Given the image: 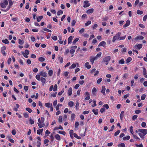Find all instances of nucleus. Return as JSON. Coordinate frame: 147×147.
<instances>
[{
    "mask_svg": "<svg viewBox=\"0 0 147 147\" xmlns=\"http://www.w3.org/2000/svg\"><path fill=\"white\" fill-rule=\"evenodd\" d=\"M18 42H19V43L20 44V45H22L23 43H24V41L20 39H19V40H18Z\"/></svg>",
    "mask_w": 147,
    "mask_h": 147,
    "instance_id": "51",
    "label": "nucleus"
},
{
    "mask_svg": "<svg viewBox=\"0 0 147 147\" xmlns=\"http://www.w3.org/2000/svg\"><path fill=\"white\" fill-rule=\"evenodd\" d=\"M121 34V33L120 32H118L116 35L113 36L112 39V42H114L117 40H119L120 36Z\"/></svg>",
    "mask_w": 147,
    "mask_h": 147,
    "instance_id": "2",
    "label": "nucleus"
},
{
    "mask_svg": "<svg viewBox=\"0 0 147 147\" xmlns=\"http://www.w3.org/2000/svg\"><path fill=\"white\" fill-rule=\"evenodd\" d=\"M8 4V1L7 0H4L1 2L0 5L2 8H5L6 7Z\"/></svg>",
    "mask_w": 147,
    "mask_h": 147,
    "instance_id": "3",
    "label": "nucleus"
},
{
    "mask_svg": "<svg viewBox=\"0 0 147 147\" xmlns=\"http://www.w3.org/2000/svg\"><path fill=\"white\" fill-rule=\"evenodd\" d=\"M143 75L145 76L146 74V70L144 67H143Z\"/></svg>",
    "mask_w": 147,
    "mask_h": 147,
    "instance_id": "43",
    "label": "nucleus"
},
{
    "mask_svg": "<svg viewBox=\"0 0 147 147\" xmlns=\"http://www.w3.org/2000/svg\"><path fill=\"white\" fill-rule=\"evenodd\" d=\"M69 73L67 71L65 72L63 74V76L65 77H67Z\"/></svg>",
    "mask_w": 147,
    "mask_h": 147,
    "instance_id": "40",
    "label": "nucleus"
},
{
    "mask_svg": "<svg viewBox=\"0 0 147 147\" xmlns=\"http://www.w3.org/2000/svg\"><path fill=\"white\" fill-rule=\"evenodd\" d=\"M130 24V21L128 20L126 22V24L123 26V27H126L128 26Z\"/></svg>",
    "mask_w": 147,
    "mask_h": 147,
    "instance_id": "22",
    "label": "nucleus"
},
{
    "mask_svg": "<svg viewBox=\"0 0 147 147\" xmlns=\"http://www.w3.org/2000/svg\"><path fill=\"white\" fill-rule=\"evenodd\" d=\"M55 137L57 140H61L60 136L58 134L55 135Z\"/></svg>",
    "mask_w": 147,
    "mask_h": 147,
    "instance_id": "25",
    "label": "nucleus"
},
{
    "mask_svg": "<svg viewBox=\"0 0 147 147\" xmlns=\"http://www.w3.org/2000/svg\"><path fill=\"white\" fill-rule=\"evenodd\" d=\"M57 89V84H55L53 88V91H56Z\"/></svg>",
    "mask_w": 147,
    "mask_h": 147,
    "instance_id": "50",
    "label": "nucleus"
},
{
    "mask_svg": "<svg viewBox=\"0 0 147 147\" xmlns=\"http://www.w3.org/2000/svg\"><path fill=\"white\" fill-rule=\"evenodd\" d=\"M139 133L138 135L141 138H143L144 136L147 134V129H139Z\"/></svg>",
    "mask_w": 147,
    "mask_h": 147,
    "instance_id": "1",
    "label": "nucleus"
},
{
    "mask_svg": "<svg viewBox=\"0 0 147 147\" xmlns=\"http://www.w3.org/2000/svg\"><path fill=\"white\" fill-rule=\"evenodd\" d=\"M39 74L40 76L46 78L47 76V74L46 72H44L43 71H41L39 73Z\"/></svg>",
    "mask_w": 147,
    "mask_h": 147,
    "instance_id": "8",
    "label": "nucleus"
},
{
    "mask_svg": "<svg viewBox=\"0 0 147 147\" xmlns=\"http://www.w3.org/2000/svg\"><path fill=\"white\" fill-rule=\"evenodd\" d=\"M106 90L105 86H102L101 87V92L104 95H105V92Z\"/></svg>",
    "mask_w": 147,
    "mask_h": 147,
    "instance_id": "13",
    "label": "nucleus"
},
{
    "mask_svg": "<svg viewBox=\"0 0 147 147\" xmlns=\"http://www.w3.org/2000/svg\"><path fill=\"white\" fill-rule=\"evenodd\" d=\"M96 57H94L93 56H90L89 58V60L91 64L92 65L93 64L94 61L95 60H97Z\"/></svg>",
    "mask_w": 147,
    "mask_h": 147,
    "instance_id": "5",
    "label": "nucleus"
},
{
    "mask_svg": "<svg viewBox=\"0 0 147 147\" xmlns=\"http://www.w3.org/2000/svg\"><path fill=\"white\" fill-rule=\"evenodd\" d=\"M97 90L95 87H94L92 89V94L96 96V94Z\"/></svg>",
    "mask_w": 147,
    "mask_h": 147,
    "instance_id": "16",
    "label": "nucleus"
},
{
    "mask_svg": "<svg viewBox=\"0 0 147 147\" xmlns=\"http://www.w3.org/2000/svg\"><path fill=\"white\" fill-rule=\"evenodd\" d=\"M124 111H122L121 112L120 115V117L121 119H122L123 118L124 116Z\"/></svg>",
    "mask_w": 147,
    "mask_h": 147,
    "instance_id": "34",
    "label": "nucleus"
},
{
    "mask_svg": "<svg viewBox=\"0 0 147 147\" xmlns=\"http://www.w3.org/2000/svg\"><path fill=\"white\" fill-rule=\"evenodd\" d=\"M62 106V105L61 104H58L57 106H56L55 108L56 110L57 111H58L59 110V107H61Z\"/></svg>",
    "mask_w": 147,
    "mask_h": 147,
    "instance_id": "36",
    "label": "nucleus"
},
{
    "mask_svg": "<svg viewBox=\"0 0 147 147\" xmlns=\"http://www.w3.org/2000/svg\"><path fill=\"white\" fill-rule=\"evenodd\" d=\"M43 18V17L42 16H40L36 18L37 21L38 22H40L41 20Z\"/></svg>",
    "mask_w": 147,
    "mask_h": 147,
    "instance_id": "24",
    "label": "nucleus"
},
{
    "mask_svg": "<svg viewBox=\"0 0 147 147\" xmlns=\"http://www.w3.org/2000/svg\"><path fill=\"white\" fill-rule=\"evenodd\" d=\"M8 1L9 2V5H8V7L7 8V9L5 11H4L3 9L1 10H3L5 11H8L10 8L11 7L12 5L13 4V2L11 0H8Z\"/></svg>",
    "mask_w": 147,
    "mask_h": 147,
    "instance_id": "9",
    "label": "nucleus"
},
{
    "mask_svg": "<svg viewBox=\"0 0 147 147\" xmlns=\"http://www.w3.org/2000/svg\"><path fill=\"white\" fill-rule=\"evenodd\" d=\"M146 97V95L145 94H143L142 95L141 97V99L142 100H143L145 99Z\"/></svg>",
    "mask_w": 147,
    "mask_h": 147,
    "instance_id": "52",
    "label": "nucleus"
},
{
    "mask_svg": "<svg viewBox=\"0 0 147 147\" xmlns=\"http://www.w3.org/2000/svg\"><path fill=\"white\" fill-rule=\"evenodd\" d=\"M73 135L74 137L78 139H80L81 138V137L78 136V135L76 133H74Z\"/></svg>",
    "mask_w": 147,
    "mask_h": 147,
    "instance_id": "31",
    "label": "nucleus"
},
{
    "mask_svg": "<svg viewBox=\"0 0 147 147\" xmlns=\"http://www.w3.org/2000/svg\"><path fill=\"white\" fill-rule=\"evenodd\" d=\"M40 74L37 75L35 77L38 80L40 81Z\"/></svg>",
    "mask_w": 147,
    "mask_h": 147,
    "instance_id": "39",
    "label": "nucleus"
},
{
    "mask_svg": "<svg viewBox=\"0 0 147 147\" xmlns=\"http://www.w3.org/2000/svg\"><path fill=\"white\" fill-rule=\"evenodd\" d=\"M84 65L88 69H89L91 67V65L89 64L88 62H87L85 63Z\"/></svg>",
    "mask_w": 147,
    "mask_h": 147,
    "instance_id": "18",
    "label": "nucleus"
},
{
    "mask_svg": "<svg viewBox=\"0 0 147 147\" xmlns=\"http://www.w3.org/2000/svg\"><path fill=\"white\" fill-rule=\"evenodd\" d=\"M94 11V9L93 8H91L88 10L86 12L88 14H90L92 13Z\"/></svg>",
    "mask_w": 147,
    "mask_h": 147,
    "instance_id": "15",
    "label": "nucleus"
},
{
    "mask_svg": "<svg viewBox=\"0 0 147 147\" xmlns=\"http://www.w3.org/2000/svg\"><path fill=\"white\" fill-rule=\"evenodd\" d=\"M63 13V12L62 10H59L57 13V14L58 16H59L60 15L62 14Z\"/></svg>",
    "mask_w": 147,
    "mask_h": 147,
    "instance_id": "48",
    "label": "nucleus"
},
{
    "mask_svg": "<svg viewBox=\"0 0 147 147\" xmlns=\"http://www.w3.org/2000/svg\"><path fill=\"white\" fill-rule=\"evenodd\" d=\"M137 13L138 14L141 15L143 14V11L140 10H138L137 11Z\"/></svg>",
    "mask_w": 147,
    "mask_h": 147,
    "instance_id": "35",
    "label": "nucleus"
},
{
    "mask_svg": "<svg viewBox=\"0 0 147 147\" xmlns=\"http://www.w3.org/2000/svg\"><path fill=\"white\" fill-rule=\"evenodd\" d=\"M11 61V59L9 57L8 58L7 61V63L8 65H9Z\"/></svg>",
    "mask_w": 147,
    "mask_h": 147,
    "instance_id": "56",
    "label": "nucleus"
},
{
    "mask_svg": "<svg viewBox=\"0 0 147 147\" xmlns=\"http://www.w3.org/2000/svg\"><path fill=\"white\" fill-rule=\"evenodd\" d=\"M98 26V25L96 24H94L92 26V28H93V29H94L96 28Z\"/></svg>",
    "mask_w": 147,
    "mask_h": 147,
    "instance_id": "58",
    "label": "nucleus"
},
{
    "mask_svg": "<svg viewBox=\"0 0 147 147\" xmlns=\"http://www.w3.org/2000/svg\"><path fill=\"white\" fill-rule=\"evenodd\" d=\"M129 131L130 132L133 134L134 133V131L133 130V127L132 126L130 127L129 129Z\"/></svg>",
    "mask_w": 147,
    "mask_h": 147,
    "instance_id": "46",
    "label": "nucleus"
},
{
    "mask_svg": "<svg viewBox=\"0 0 147 147\" xmlns=\"http://www.w3.org/2000/svg\"><path fill=\"white\" fill-rule=\"evenodd\" d=\"M128 74L127 73H125L124 74L123 76V78L126 79L128 76Z\"/></svg>",
    "mask_w": 147,
    "mask_h": 147,
    "instance_id": "53",
    "label": "nucleus"
},
{
    "mask_svg": "<svg viewBox=\"0 0 147 147\" xmlns=\"http://www.w3.org/2000/svg\"><path fill=\"white\" fill-rule=\"evenodd\" d=\"M72 88L70 87L69 88L68 91V94L69 96H70L72 94Z\"/></svg>",
    "mask_w": 147,
    "mask_h": 147,
    "instance_id": "19",
    "label": "nucleus"
},
{
    "mask_svg": "<svg viewBox=\"0 0 147 147\" xmlns=\"http://www.w3.org/2000/svg\"><path fill=\"white\" fill-rule=\"evenodd\" d=\"M138 117V116L136 115H134L132 117V119L134 120H135L136 119H137V117Z\"/></svg>",
    "mask_w": 147,
    "mask_h": 147,
    "instance_id": "63",
    "label": "nucleus"
},
{
    "mask_svg": "<svg viewBox=\"0 0 147 147\" xmlns=\"http://www.w3.org/2000/svg\"><path fill=\"white\" fill-rule=\"evenodd\" d=\"M38 126L40 128H41L45 125V124L44 123H38Z\"/></svg>",
    "mask_w": 147,
    "mask_h": 147,
    "instance_id": "32",
    "label": "nucleus"
},
{
    "mask_svg": "<svg viewBox=\"0 0 147 147\" xmlns=\"http://www.w3.org/2000/svg\"><path fill=\"white\" fill-rule=\"evenodd\" d=\"M92 111L94 113L95 115H97L98 114V112L97 109H93L92 110Z\"/></svg>",
    "mask_w": 147,
    "mask_h": 147,
    "instance_id": "26",
    "label": "nucleus"
},
{
    "mask_svg": "<svg viewBox=\"0 0 147 147\" xmlns=\"http://www.w3.org/2000/svg\"><path fill=\"white\" fill-rule=\"evenodd\" d=\"M84 95L86 97L85 98V99L86 100H88L90 99V94L88 92H86L84 93Z\"/></svg>",
    "mask_w": 147,
    "mask_h": 147,
    "instance_id": "6",
    "label": "nucleus"
},
{
    "mask_svg": "<svg viewBox=\"0 0 147 147\" xmlns=\"http://www.w3.org/2000/svg\"><path fill=\"white\" fill-rule=\"evenodd\" d=\"M132 60V58L131 57L128 58L126 59L127 63H128L130 62Z\"/></svg>",
    "mask_w": 147,
    "mask_h": 147,
    "instance_id": "41",
    "label": "nucleus"
},
{
    "mask_svg": "<svg viewBox=\"0 0 147 147\" xmlns=\"http://www.w3.org/2000/svg\"><path fill=\"white\" fill-rule=\"evenodd\" d=\"M119 63L121 64H123L124 63V60L123 59H121L119 61Z\"/></svg>",
    "mask_w": 147,
    "mask_h": 147,
    "instance_id": "38",
    "label": "nucleus"
},
{
    "mask_svg": "<svg viewBox=\"0 0 147 147\" xmlns=\"http://www.w3.org/2000/svg\"><path fill=\"white\" fill-rule=\"evenodd\" d=\"M59 40H58L59 43L60 44H62L63 43V41L62 40V36H59Z\"/></svg>",
    "mask_w": 147,
    "mask_h": 147,
    "instance_id": "21",
    "label": "nucleus"
},
{
    "mask_svg": "<svg viewBox=\"0 0 147 147\" xmlns=\"http://www.w3.org/2000/svg\"><path fill=\"white\" fill-rule=\"evenodd\" d=\"M96 100H94L93 101V103H94L93 105H92V107H94L96 106Z\"/></svg>",
    "mask_w": 147,
    "mask_h": 147,
    "instance_id": "57",
    "label": "nucleus"
},
{
    "mask_svg": "<svg viewBox=\"0 0 147 147\" xmlns=\"http://www.w3.org/2000/svg\"><path fill=\"white\" fill-rule=\"evenodd\" d=\"M62 117L61 116H60L59 117L58 119V121L60 123H62Z\"/></svg>",
    "mask_w": 147,
    "mask_h": 147,
    "instance_id": "42",
    "label": "nucleus"
},
{
    "mask_svg": "<svg viewBox=\"0 0 147 147\" xmlns=\"http://www.w3.org/2000/svg\"><path fill=\"white\" fill-rule=\"evenodd\" d=\"M2 41L5 44H8L9 43V42L8 40L6 39L5 40H3Z\"/></svg>",
    "mask_w": 147,
    "mask_h": 147,
    "instance_id": "30",
    "label": "nucleus"
},
{
    "mask_svg": "<svg viewBox=\"0 0 147 147\" xmlns=\"http://www.w3.org/2000/svg\"><path fill=\"white\" fill-rule=\"evenodd\" d=\"M120 132V131L119 130H118L117 131H116L115 133L114 134V135L115 136H117L119 133Z\"/></svg>",
    "mask_w": 147,
    "mask_h": 147,
    "instance_id": "61",
    "label": "nucleus"
},
{
    "mask_svg": "<svg viewBox=\"0 0 147 147\" xmlns=\"http://www.w3.org/2000/svg\"><path fill=\"white\" fill-rule=\"evenodd\" d=\"M37 146L38 147H39L41 145V143L39 141H37L36 142Z\"/></svg>",
    "mask_w": 147,
    "mask_h": 147,
    "instance_id": "59",
    "label": "nucleus"
},
{
    "mask_svg": "<svg viewBox=\"0 0 147 147\" xmlns=\"http://www.w3.org/2000/svg\"><path fill=\"white\" fill-rule=\"evenodd\" d=\"M142 47V44H139L138 45H136L134 46V47L135 49H137L140 50Z\"/></svg>",
    "mask_w": 147,
    "mask_h": 147,
    "instance_id": "10",
    "label": "nucleus"
},
{
    "mask_svg": "<svg viewBox=\"0 0 147 147\" xmlns=\"http://www.w3.org/2000/svg\"><path fill=\"white\" fill-rule=\"evenodd\" d=\"M130 138V136H127L126 137H124L123 138V140H129Z\"/></svg>",
    "mask_w": 147,
    "mask_h": 147,
    "instance_id": "45",
    "label": "nucleus"
},
{
    "mask_svg": "<svg viewBox=\"0 0 147 147\" xmlns=\"http://www.w3.org/2000/svg\"><path fill=\"white\" fill-rule=\"evenodd\" d=\"M106 45V42L104 41H102L98 45V47H101L102 46L103 47H105Z\"/></svg>",
    "mask_w": 147,
    "mask_h": 147,
    "instance_id": "11",
    "label": "nucleus"
},
{
    "mask_svg": "<svg viewBox=\"0 0 147 147\" xmlns=\"http://www.w3.org/2000/svg\"><path fill=\"white\" fill-rule=\"evenodd\" d=\"M48 73L49 76H51L53 75V71L52 70H50L49 71Z\"/></svg>",
    "mask_w": 147,
    "mask_h": 147,
    "instance_id": "27",
    "label": "nucleus"
},
{
    "mask_svg": "<svg viewBox=\"0 0 147 147\" xmlns=\"http://www.w3.org/2000/svg\"><path fill=\"white\" fill-rule=\"evenodd\" d=\"M91 23V21H88L85 24V25L86 26H88Z\"/></svg>",
    "mask_w": 147,
    "mask_h": 147,
    "instance_id": "47",
    "label": "nucleus"
},
{
    "mask_svg": "<svg viewBox=\"0 0 147 147\" xmlns=\"http://www.w3.org/2000/svg\"><path fill=\"white\" fill-rule=\"evenodd\" d=\"M79 40V38H76L72 42L73 45L75 44Z\"/></svg>",
    "mask_w": 147,
    "mask_h": 147,
    "instance_id": "44",
    "label": "nucleus"
},
{
    "mask_svg": "<svg viewBox=\"0 0 147 147\" xmlns=\"http://www.w3.org/2000/svg\"><path fill=\"white\" fill-rule=\"evenodd\" d=\"M79 125V123L78 122H76L75 123V127L76 128H78Z\"/></svg>",
    "mask_w": 147,
    "mask_h": 147,
    "instance_id": "60",
    "label": "nucleus"
},
{
    "mask_svg": "<svg viewBox=\"0 0 147 147\" xmlns=\"http://www.w3.org/2000/svg\"><path fill=\"white\" fill-rule=\"evenodd\" d=\"M118 147H125V144L124 143H122L118 145Z\"/></svg>",
    "mask_w": 147,
    "mask_h": 147,
    "instance_id": "37",
    "label": "nucleus"
},
{
    "mask_svg": "<svg viewBox=\"0 0 147 147\" xmlns=\"http://www.w3.org/2000/svg\"><path fill=\"white\" fill-rule=\"evenodd\" d=\"M45 106L47 107L50 108V107L52 106L53 105L50 102H48L45 103Z\"/></svg>",
    "mask_w": 147,
    "mask_h": 147,
    "instance_id": "20",
    "label": "nucleus"
},
{
    "mask_svg": "<svg viewBox=\"0 0 147 147\" xmlns=\"http://www.w3.org/2000/svg\"><path fill=\"white\" fill-rule=\"evenodd\" d=\"M75 50L74 49H71L70 51V53L71 54H73L75 52Z\"/></svg>",
    "mask_w": 147,
    "mask_h": 147,
    "instance_id": "64",
    "label": "nucleus"
},
{
    "mask_svg": "<svg viewBox=\"0 0 147 147\" xmlns=\"http://www.w3.org/2000/svg\"><path fill=\"white\" fill-rule=\"evenodd\" d=\"M84 5L83 7L84 8L87 7L90 5V3H89V1L87 0L84 1Z\"/></svg>",
    "mask_w": 147,
    "mask_h": 147,
    "instance_id": "7",
    "label": "nucleus"
},
{
    "mask_svg": "<svg viewBox=\"0 0 147 147\" xmlns=\"http://www.w3.org/2000/svg\"><path fill=\"white\" fill-rule=\"evenodd\" d=\"M144 37L142 36H137L135 38L134 40L136 41H138V40H142L144 39Z\"/></svg>",
    "mask_w": 147,
    "mask_h": 147,
    "instance_id": "12",
    "label": "nucleus"
},
{
    "mask_svg": "<svg viewBox=\"0 0 147 147\" xmlns=\"http://www.w3.org/2000/svg\"><path fill=\"white\" fill-rule=\"evenodd\" d=\"M103 107L106 108L107 109H108L109 108V106L108 104L104 105L103 106Z\"/></svg>",
    "mask_w": 147,
    "mask_h": 147,
    "instance_id": "55",
    "label": "nucleus"
},
{
    "mask_svg": "<svg viewBox=\"0 0 147 147\" xmlns=\"http://www.w3.org/2000/svg\"><path fill=\"white\" fill-rule=\"evenodd\" d=\"M102 78H100L98 79L97 81V83L98 84H99L102 81Z\"/></svg>",
    "mask_w": 147,
    "mask_h": 147,
    "instance_id": "54",
    "label": "nucleus"
},
{
    "mask_svg": "<svg viewBox=\"0 0 147 147\" xmlns=\"http://www.w3.org/2000/svg\"><path fill=\"white\" fill-rule=\"evenodd\" d=\"M73 37L72 36H70L68 38V43L69 44H71L73 39Z\"/></svg>",
    "mask_w": 147,
    "mask_h": 147,
    "instance_id": "17",
    "label": "nucleus"
},
{
    "mask_svg": "<svg viewBox=\"0 0 147 147\" xmlns=\"http://www.w3.org/2000/svg\"><path fill=\"white\" fill-rule=\"evenodd\" d=\"M40 81L42 82V85H44L46 83V79L44 78L41 77L40 78Z\"/></svg>",
    "mask_w": 147,
    "mask_h": 147,
    "instance_id": "14",
    "label": "nucleus"
},
{
    "mask_svg": "<svg viewBox=\"0 0 147 147\" xmlns=\"http://www.w3.org/2000/svg\"><path fill=\"white\" fill-rule=\"evenodd\" d=\"M75 115L74 113H72L71 114V119L73 120L75 119Z\"/></svg>",
    "mask_w": 147,
    "mask_h": 147,
    "instance_id": "28",
    "label": "nucleus"
},
{
    "mask_svg": "<svg viewBox=\"0 0 147 147\" xmlns=\"http://www.w3.org/2000/svg\"><path fill=\"white\" fill-rule=\"evenodd\" d=\"M68 105L71 107H72L74 105V102L72 101H69L68 103Z\"/></svg>",
    "mask_w": 147,
    "mask_h": 147,
    "instance_id": "23",
    "label": "nucleus"
},
{
    "mask_svg": "<svg viewBox=\"0 0 147 147\" xmlns=\"http://www.w3.org/2000/svg\"><path fill=\"white\" fill-rule=\"evenodd\" d=\"M58 133L59 134H62L64 135H65V132L63 131H59Z\"/></svg>",
    "mask_w": 147,
    "mask_h": 147,
    "instance_id": "62",
    "label": "nucleus"
},
{
    "mask_svg": "<svg viewBox=\"0 0 147 147\" xmlns=\"http://www.w3.org/2000/svg\"><path fill=\"white\" fill-rule=\"evenodd\" d=\"M111 58L110 56H107L103 59V61L105 63L106 65L108 64L109 61L110 60Z\"/></svg>",
    "mask_w": 147,
    "mask_h": 147,
    "instance_id": "4",
    "label": "nucleus"
},
{
    "mask_svg": "<svg viewBox=\"0 0 147 147\" xmlns=\"http://www.w3.org/2000/svg\"><path fill=\"white\" fill-rule=\"evenodd\" d=\"M101 54L102 53L101 52H99L97 54L96 56L95 57H96V58L97 59L98 58H99L100 57Z\"/></svg>",
    "mask_w": 147,
    "mask_h": 147,
    "instance_id": "29",
    "label": "nucleus"
},
{
    "mask_svg": "<svg viewBox=\"0 0 147 147\" xmlns=\"http://www.w3.org/2000/svg\"><path fill=\"white\" fill-rule=\"evenodd\" d=\"M38 60L41 62H42L45 60V59L42 57H40L38 59Z\"/></svg>",
    "mask_w": 147,
    "mask_h": 147,
    "instance_id": "49",
    "label": "nucleus"
},
{
    "mask_svg": "<svg viewBox=\"0 0 147 147\" xmlns=\"http://www.w3.org/2000/svg\"><path fill=\"white\" fill-rule=\"evenodd\" d=\"M76 64L73 63L69 67V68L70 69L74 68L76 67Z\"/></svg>",
    "mask_w": 147,
    "mask_h": 147,
    "instance_id": "33",
    "label": "nucleus"
}]
</instances>
